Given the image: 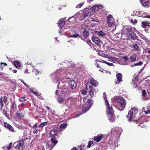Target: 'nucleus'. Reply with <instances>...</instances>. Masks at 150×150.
<instances>
[{
  "label": "nucleus",
  "mask_w": 150,
  "mask_h": 150,
  "mask_svg": "<svg viewBox=\"0 0 150 150\" xmlns=\"http://www.w3.org/2000/svg\"><path fill=\"white\" fill-rule=\"evenodd\" d=\"M126 30L127 35L129 39L133 40L137 39V37L135 33L132 31L131 28H128Z\"/></svg>",
  "instance_id": "nucleus-4"
},
{
  "label": "nucleus",
  "mask_w": 150,
  "mask_h": 150,
  "mask_svg": "<svg viewBox=\"0 0 150 150\" xmlns=\"http://www.w3.org/2000/svg\"><path fill=\"white\" fill-rule=\"evenodd\" d=\"M88 88L91 90V89H92V86H91L89 85L88 84H86V89L87 90H88Z\"/></svg>",
  "instance_id": "nucleus-46"
},
{
  "label": "nucleus",
  "mask_w": 150,
  "mask_h": 150,
  "mask_svg": "<svg viewBox=\"0 0 150 150\" xmlns=\"http://www.w3.org/2000/svg\"><path fill=\"white\" fill-rule=\"evenodd\" d=\"M4 114L8 119H10V118L9 115H7V113H4Z\"/></svg>",
  "instance_id": "nucleus-52"
},
{
  "label": "nucleus",
  "mask_w": 150,
  "mask_h": 150,
  "mask_svg": "<svg viewBox=\"0 0 150 150\" xmlns=\"http://www.w3.org/2000/svg\"><path fill=\"white\" fill-rule=\"evenodd\" d=\"M146 94V91L145 90H144L142 91V95L143 96H144Z\"/></svg>",
  "instance_id": "nucleus-50"
},
{
  "label": "nucleus",
  "mask_w": 150,
  "mask_h": 150,
  "mask_svg": "<svg viewBox=\"0 0 150 150\" xmlns=\"http://www.w3.org/2000/svg\"><path fill=\"white\" fill-rule=\"evenodd\" d=\"M55 137H52L51 139V142L52 143L53 145H54V146L58 142V141L55 139Z\"/></svg>",
  "instance_id": "nucleus-29"
},
{
  "label": "nucleus",
  "mask_w": 150,
  "mask_h": 150,
  "mask_svg": "<svg viewBox=\"0 0 150 150\" xmlns=\"http://www.w3.org/2000/svg\"><path fill=\"white\" fill-rule=\"evenodd\" d=\"M108 117L110 121H113L114 119V113H107Z\"/></svg>",
  "instance_id": "nucleus-23"
},
{
  "label": "nucleus",
  "mask_w": 150,
  "mask_h": 150,
  "mask_svg": "<svg viewBox=\"0 0 150 150\" xmlns=\"http://www.w3.org/2000/svg\"><path fill=\"white\" fill-rule=\"evenodd\" d=\"M85 147V145L83 144H82L80 146V150H84V148Z\"/></svg>",
  "instance_id": "nucleus-43"
},
{
  "label": "nucleus",
  "mask_w": 150,
  "mask_h": 150,
  "mask_svg": "<svg viewBox=\"0 0 150 150\" xmlns=\"http://www.w3.org/2000/svg\"><path fill=\"white\" fill-rule=\"evenodd\" d=\"M150 23H148L147 21H143L142 22V27L144 28H145L147 26H149Z\"/></svg>",
  "instance_id": "nucleus-25"
},
{
  "label": "nucleus",
  "mask_w": 150,
  "mask_h": 150,
  "mask_svg": "<svg viewBox=\"0 0 150 150\" xmlns=\"http://www.w3.org/2000/svg\"><path fill=\"white\" fill-rule=\"evenodd\" d=\"M24 85L27 88H29V85H27L26 83H23Z\"/></svg>",
  "instance_id": "nucleus-56"
},
{
  "label": "nucleus",
  "mask_w": 150,
  "mask_h": 150,
  "mask_svg": "<svg viewBox=\"0 0 150 150\" xmlns=\"http://www.w3.org/2000/svg\"><path fill=\"white\" fill-rule=\"evenodd\" d=\"M115 102L119 104L120 107L117 109L121 111L124 109L126 105V103L125 100L122 98L117 97L115 98Z\"/></svg>",
  "instance_id": "nucleus-2"
},
{
  "label": "nucleus",
  "mask_w": 150,
  "mask_h": 150,
  "mask_svg": "<svg viewBox=\"0 0 150 150\" xmlns=\"http://www.w3.org/2000/svg\"><path fill=\"white\" fill-rule=\"evenodd\" d=\"M143 112H149L150 113V109L148 110L147 111H143Z\"/></svg>",
  "instance_id": "nucleus-57"
},
{
  "label": "nucleus",
  "mask_w": 150,
  "mask_h": 150,
  "mask_svg": "<svg viewBox=\"0 0 150 150\" xmlns=\"http://www.w3.org/2000/svg\"><path fill=\"white\" fill-rule=\"evenodd\" d=\"M147 52L149 54H150V49H149V50L147 51Z\"/></svg>",
  "instance_id": "nucleus-64"
},
{
  "label": "nucleus",
  "mask_w": 150,
  "mask_h": 150,
  "mask_svg": "<svg viewBox=\"0 0 150 150\" xmlns=\"http://www.w3.org/2000/svg\"><path fill=\"white\" fill-rule=\"evenodd\" d=\"M139 111L138 109H137L136 107H134L133 108H132V109L129 111L128 112H137Z\"/></svg>",
  "instance_id": "nucleus-27"
},
{
  "label": "nucleus",
  "mask_w": 150,
  "mask_h": 150,
  "mask_svg": "<svg viewBox=\"0 0 150 150\" xmlns=\"http://www.w3.org/2000/svg\"><path fill=\"white\" fill-rule=\"evenodd\" d=\"M33 72L35 73V75H37L39 73V71L35 69H33L32 71Z\"/></svg>",
  "instance_id": "nucleus-44"
},
{
  "label": "nucleus",
  "mask_w": 150,
  "mask_h": 150,
  "mask_svg": "<svg viewBox=\"0 0 150 150\" xmlns=\"http://www.w3.org/2000/svg\"><path fill=\"white\" fill-rule=\"evenodd\" d=\"M84 4V3H80L77 5L76 6V8H79L82 7V6Z\"/></svg>",
  "instance_id": "nucleus-40"
},
{
  "label": "nucleus",
  "mask_w": 150,
  "mask_h": 150,
  "mask_svg": "<svg viewBox=\"0 0 150 150\" xmlns=\"http://www.w3.org/2000/svg\"><path fill=\"white\" fill-rule=\"evenodd\" d=\"M122 58L125 61H127L128 59V57L127 56H125Z\"/></svg>",
  "instance_id": "nucleus-49"
},
{
  "label": "nucleus",
  "mask_w": 150,
  "mask_h": 150,
  "mask_svg": "<svg viewBox=\"0 0 150 150\" xmlns=\"http://www.w3.org/2000/svg\"><path fill=\"white\" fill-rule=\"evenodd\" d=\"M30 90L32 92L37 96H40L41 95L40 93H38L37 92L35 91L34 89L33 88H30Z\"/></svg>",
  "instance_id": "nucleus-30"
},
{
  "label": "nucleus",
  "mask_w": 150,
  "mask_h": 150,
  "mask_svg": "<svg viewBox=\"0 0 150 150\" xmlns=\"http://www.w3.org/2000/svg\"><path fill=\"white\" fill-rule=\"evenodd\" d=\"M140 2L142 5L144 6H149L150 5L149 3H150V0H147L145 1V0H140Z\"/></svg>",
  "instance_id": "nucleus-15"
},
{
  "label": "nucleus",
  "mask_w": 150,
  "mask_h": 150,
  "mask_svg": "<svg viewBox=\"0 0 150 150\" xmlns=\"http://www.w3.org/2000/svg\"><path fill=\"white\" fill-rule=\"evenodd\" d=\"M71 150H79V149H77L76 147H74Z\"/></svg>",
  "instance_id": "nucleus-53"
},
{
  "label": "nucleus",
  "mask_w": 150,
  "mask_h": 150,
  "mask_svg": "<svg viewBox=\"0 0 150 150\" xmlns=\"http://www.w3.org/2000/svg\"><path fill=\"white\" fill-rule=\"evenodd\" d=\"M81 28L84 29V31L83 32V35L85 37H87L89 35L88 27L86 26L85 25H81Z\"/></svg>",
  "instance_id": "nucleus-11"
},
{
  "label": "nucleus",
  "mask_w": 150,
  "mask_h": 150,
  "mask_svg": "<svg viewBox=\"0 0 150 150\" xmlns=\"http://www.w3.org/2000/svg\"><path fill=\"white\" fill-rule=\"evenodd\" d=\"M37 126L36 124H35L33 126V128L35 129L37 128Z\"/></svg>",
  "instance_id": "nucleus-55"
},
{
  "label": "nucleus",
  "mask_w": 150,
  "mask_h": 150,
  "mask_svg": "<svg viewBox=\"0 0 150 150\" xmlns=\"http://www.w3.org/2000/svg\"><path fill=\"white\" fill-rule=\"evenodd\" d=\"M2 64H3L4 66H6L7 65V64L6 63L3 62L1 63H0V69H3V67L2 65Z\"/></svg>",
  "instance_id": "nucleus-42"
},
{
  "label": "nucleus",
  "mask_w": 150,
  "mask_h": 150,
  "mask_svg": "<svg viewBox=\"0 0 150 150\" xmlns=\"http://www.w3.org/2000/svg\"><path fill=\"white\" fill-rule=\"evenodd\" d=\"M145 17L147 18H149L150 19V15L146 16Z\"/></svg>",
  "instance_id": "nucleus-63"
},
{
  "label": "nucleus",
  "mask_w": 150,
  "mask_h": 150,
  "mask_svg": "<svg viewBox=\"0 0 150 150\" xmlns=\"http://www.w3.org/2000/svg\"><path fill=\"white\" fill-rule=\"evenodd\" d=\"M82 93L83 95H85L86 93V91L85 90H83L82 91Z\"/></svg>",
  "instance_id": "nucleus-51"
},
{
  "label": "nucleus",
  "mask_w": 150,
  "mask_h": 150,
  "mask_svg": "<svg viewBox=\"0 0 150 150\" xmlns=\"http://www.w3.org/2000/svg\"><path fill=\"white\" fill-rule=\"evenodd\" d=\"M109 59V61H111L113 62H115L118 61V59L112 57H109L108 58Z\"/></svg>",
  "instance_id": "nucleus-24"
},
{
  "label": "nucleus",
  "mask_w": 150,
  "mask_h": 150,
  "mask_svg": "<svg viewBox=\"0 0 150 150\" xmlns=\"http://www.w3.org/2000/svg\"><path fill=\"white\" fill-rule=\"evenodd\" d=\"M8 101V98L6 96H4L2 98L0 99V102L1 104V106L2 107V106L4 105V103L6 104Z\"/></svg>",
  "instance_id": "nucleus-14"
},
{
  "label": "nucleus",
  "mask_w": 150,
  "mask_h": 150,
  "mask_svg": "<svg viewBox=\"0 0 150 150\" xmlns=\"http://www.w3.org/2000/svg\"><path fill=\"white\" fill-rule=\"evenodd\" d=\"M13 65L16 68H18L21 66V64L20 62L18 61H16L14 62Z\"/></svg>",
  "instance_id": "nucleus-26"
},
{
  "label": "nucleus",
  "mask_w": 150,
  "mask_h": 150,
  "mask_svg": "<svg viewBox=\"0 0 150 150\" xmlns=\"http://www.w3.org/2000/svg\"><path fill=\"white\" fill-rule=\"evenodd\" d=\"M88 10L86 12H86L85 13H84V14L83 15V16L84 18H85L87 16H89L91 14H92L91 13H88Z\"/></svg>",
  "instance_id": "nucleus-32"
},
{
  "label": "nucleus",
  "mask_w": 150,
  "mask_h": 150,
  "mask_svg": "<svg viewBox=\"0 0 150 150\" xmlns=\"http://www.w3.org/2000/svg\"><path fill=\"white\" fill-rule=\"evenodd\" d=\"M64 99L62 98L59 97L58 99V101L59 103H62L64 101Z\"/></svg>",
  "instance_id": "nucleus-37"
},
{
  "label": "nucleus",
  "mask_w": 150,
  "mask_h": 150,
  "mask_svg": "<svg viewBox=\"0 0 150 150\" xmlns=\"http://www.w3.org/2000/svg\"><path fill=\"white\" fill-rule=\"evenodd\" d=\"M7 146H4L3 147V149H7Z\"/></svg>",
  "instance_id": "nucleus-60"
},
{
  "label": "nucleus",
  "mask_w": 150,
  "mask_h": 150,
  "mask_svg": "<svg viewBox=\"0 0 150 150\" xmlns=\"http://www.w3.org/2000/svg\"><path fill=\"white\" fill-rule=\"evenodd\" d=\"M12 143H10L9 144V146H7V149L8 150H10L11 148L12 145Z\"/></svg>",
  "instance_id": "nucleus-47"
},
{
  "label": "nucleus",
  "mask_w": 150,
  "mask_h": 150,
  "mask_svg": "<svg viewBox=\"0 0 150 150\" xmlns=\"http://www.w3.org/2000/svg\"><path fill=\"white\" fill-rule=\"evenodd\" d=\"M103 8L102 5H96L88 10L87 13H91L92 14L95 11H97L99 9Z\"/></svg>",
  "instance_id": "nucleus-8"
},
{
  "label": "nucleus",
  "mask_w": 150,
  "mask_h": 150,
  "mask_svg": "<svg viewBox=\"0 0 150 150\" xmlns=\"http://www.w3.org/2000/svg\"><path fill=\"white\" fill-rule=\"evenodd\" d=\"M116 78L117 81L115 82V84H119L122 81V75L121 73H118L116 74Z\"/></svg>",
  "instance_id": "nucleus-12"
},
{
  "label": "nucleus",
  "mask_w": 150,
  "mask_h": 150,
  "mask_svg": "<svg viewBox=\"0 0 150 150\" xmlns=\"http://www.w3.org/2000/svg\"><path fill=\"white\" fill-rule=\"evenodd\" d=\"M143 64L142 62L140 61L134 64V66H141Z\"/></svg>",
  "instance_id": "nucleus-36"
},
{
  "label": "nucleus",
  "mask_w": 150,
  "mask_h": 150,
  "mask_svg": "<svg viewBox=\"0 0 150 150\" xmlns=\"http://www.w3.org/2000/svg\"><path fill=\"white\" fill-rule=\"evenodd\" d=\"M95 65L98 68H100V67L99 65V64L97 63H96Z\"/></svg>",
  "instance_id": "nucleus-54"
},
{
  "label": "nucleus",
  "mask_w": 150,
  "mask_h": 150,
  "mask_svg": "<svg viewBox=\"0 0 150 150\" xmlns=\"http://www.w3.org/2000/svg\"><path fill=\"white\" fill-rule=\"evenodd\" d=\"M71 18H73L74 20H75V18L74 17V16H73V17H69V18L68 20V21L69 22H71V21H70V20L71 19Z\"/></svg>",
  "instance_id": "nucleus-48"
},
{
  "label": "nucleus",
  "mask_w": 150,
  "mask_h": 150,
  "mask_svg": "<svg viewBox=\"0 0 150 150\" xmlns=\"http://www.w3.org/2000/svg\"><path fill=\"white\" fill-rule=\"evenodd\" d=\"M103 95L104 99L105 102V103L106 105L107 111V112H113L114 110L112 109V107L110 106L108 101L106 98V95H105V93H103Z\"/></svg>",
  "instance_id": "nucleus-6"
},
{
  "label": "nucleus",
  "mask_w": 150,
  "mask_h": 150,
  "mask_svg": "<svg viewBox=\"0 0 150 150\" xmlns=\"http://www.w3.org/2000/svg\"><path fill=\"white\" fill-rule=\"evenodd\" d=\"M93 101L90 99H89L87 102L82 106L83 112H85L88 111L93 104Z\"/></svg>",
  "instance_id": "nucleus-3"
},
{
  "label": "nucleus",
  "mask_w": 150,
  "mask_h": 150,
  "mask_svg": "<svg viewBox=\"0 0 150 150\" xmlns=\"http://www.w3.org/2000/svg\"><path fill=\"white\" fill-rule=\"evenodd\" d=\"M98 35L100 36L103 37L104 36L105 34L103 33L102 31H99L98 32Z\"/></svg>",
  "instance_id": "nucleus-33"
},
{
  "label": "nucleus",
  "mask_w": 150,
  "mask_h": 150,
  "mask_svg": "<svg viewBox=\"0 0 150 150\" xmlns=\"http://www.w3.org/2000/svg\"><path fill=\"white\" fill-rule=\"evenodd\" d=\"M93 144V141H90L88 143V144L87 146V147L88 148H90L91 146V145Z\"/></svg>",
  "instance_id": "nucleus-39"
},
{
  "label": "nucleus",
  "mask_w": 150,
  "mask_h": 150,
  "mask_svg": "<svg viewBox=\"0 0 150 150\" xmlns=\"http://www.w3.org/2000/svg\"><path fill=\"white\" fill-rule=\"evenodd\" d=\"M25 140V139L20 138V140L14 143L13 146L16 149H19L21 147L23 148V146H24V142Z\"/></svg>",
  "instance_id": "nucleus-5"
},
{
  "label": "nucleus",
  "mask_w": 150,
  "mask_h": 150,
  "mask_svg": "<svg viewBox=\"0 0 150 150\" xmlns=\"http://www.w3.org/2000/svg\"><path fill=\"white\" fill-rule=\"evenodd\" d=\"M138 55L136 54H133L130 56V59L131 61L132 62H134L136 59V58L137 57Z\"/></svg>",
  "instance_id": "nucleus-22"
},
{
  "label": "nucleus",
  "mask_w": 150,
  "mask_h": 150,
  "mask_svg": "<svg viewBox=\"0 0 150 150\" xmlns=\"http://www.w3.org/2000/svg\"><path fill=\"white\" fill-rule=\"evenodd\" d=\"M57 80H61L58 83V87L60 88H62L64 90L62 91V93L63 94L64 92L67 93L68 91L67 89L68 85H69L71 86V88L74 89L76 88V81L73 80H71L68 75H66L65 74H61L57 75Z\"/></svg>",
  "instance_id": "nucleus-1"
},
{
  "label": "nucleus",
  "mask_w": 150,
  "mask_h": 150,
  "mask_svg": "<svg viewBox=\"0 0 150 150\" xmlns=\"http://www.w3.org/2000/svg\"><path fill=\"white\" fill-rule=\"evenodd\" d=\"M137 86V85L136 84H134L133 85V87L134 88H136Z\"/></svg>",
  "instance_id": "nucleus-61"
},
{
  "label": "nucleus",
  "mask_w": 150,
  "mask_h": 150,
  "mask_svg": "<svg viewBox=\"0 0 150 150\" xmlns=\"http://www.w3.org/2000/svg\"><path fill=\"white\" fill-rule=\"evenodd\" d=\"M91 84L93 86L95 87L97 86L98 84V82L94 79L93 78L91 79L90 80Z\"/></svg>",
  "instance_id": "nucleus-20"
},
{
  "label": "nucleus",
  "mask_w": 150,
  "mask_h": 150,
  "mask_svg": "<svg viewBox=\"0 0 150 150\" xmlns=\"http://www.w3.org/2000/svg\"><path fill=\"white\" fill-rule=\"evenodd\" d=\"M57 131L55 129H52L50 133V136L52 137H55L57 135Z\"/></svg>",
  "instance_id": "nucleus-21"
},
{
  "label": "nucleus",
  "mask_w": 150,
  "mask_h": 150,
  "mask_svg": "<svg viewBox=\"0 0 150 150\" xmlns=\"http://www.w3.org/2000/svg\"><path fill=\"white\" fill-rule=\"evenodd\" d=\"M90 94L91 95V97L94 96L96 94V91L94 89L90 90L89 91Z\"/></svg>",
  "instance_id": "nucleus-28"
},
{
  "label": "nucleus",
  "mask_w": 150,
  "mask_h": 150,
  "mask_svg": "<svg viewBox=\"0 0 150 150\" xmlns=\"http://www.w3.org/2000/svg\"><path fill=\"white\" fill-rule=\"evenodd\" d=\"M133 113H128V114L127 116V117L129 122H131L133 120L135 121L137 120L135 119V116Z\"/></svg>",
  "instance_id": "nucleus-10"
},
{
  "label": "nucleus",
  "mask_w": 150,
  "mask_h": 150,
  "mask_svg": "<svg viewBox=\"0 0 150 150\" xmlns=\"http://www.w3.org/2000/svg\"><path fill=\"white\" fill-rule=\"evenodd\" d=\"M65 24V21L63 18L60 19L58 22V26L59 28H62L64 26Z\"/></svg>",
  "instance_id": "nucleus-18"
},
{
  "label": "nucleus",
  "mask_w": 150,
  "mask_h": 150,
  "mask_svg": "<svg viewBox=\"0 0 150 150\" xmlns=\"http://www.w3.org/2000/svg\"><path fill=\"white\" fill-rule=\"evenodd\" d=\"M38 130H35L34 131H33V133L34 134H37L38 133Z\"/></svg>",
  "instance_id": "nucleus-58"
},
{
  "label": "nucleus",
  "mask_w": 150,
  "mask_h": 150,
  "mask_svg": "<svg viewBox=\"0 0 150 150\" xmlns=\"http://www.w3.org/2000/svg\"><path fill=\"white\" fill-rule=\"evenodd\" d=\"M70 64H72V62H68L67 63V65H69Z\"/></svg>",
  "instance_id": "nucleus-59"
},
{
  "label": "nucleus",
  "mask_w": 150,
  "mask_h": 150,
  "mask_svg": "<svg viewBox=\"0 0 150 150\" xmlns=\"http://www.w3.org/2000/svg\"><path fill=\"white\" fill-rule=\"evenodd\" d=\"M47 122H43L42 123L39 125V127H44V126L46 125L47 124Z\"/></svg>",
  "instance_id": "nucleus-38"
},
{
  "label": "nucleus",
  "mask_w": 150,
  "mask_h": 150,
  "mask_svg": "<svg viewBox=\"0 0 150 150\" xmlns=\"http://www.w3.org/2000/svg\"><path fill=\"white\" fill-rule=\"evenodd\" d=\"M23 116L22 113H16L14 116V118L17 120L21 119Z\"/></svg>",
  "instance_id": "nucleus-17"
},
{
  "label": "nucleus",
  "mask_w": 150,
  "mask_h": 150,
  "mask_svg": "<svg viewBox=\"0 0 150 150\" xmlns=\"http://www.w3.org/2000/svg\"><path fill=\"white\" fill-rule=\"evenodd\" d=\"M133 48L136 51H140V49L137 44H135L134 45Z\"/></svg>",
  "instance_id": "nucleus-31"
},
{
  "label": "nucleus",
  "mask_w": 150,
  "mask_h": 150,
  "mask_svg": "<svg viewBox=\"0 0 150 150\" xmlns=\"http://www.w3.org/2000/svg\"><path fill=\"white\" fill-rule=\"evenodd\" d=\"M13 71L14 73H16L17 72V71L16 69H14L13 70Z\"/></svg>",
  "instance_id": "nucleus-62"
},
{
  "label": "nucleus",
  "mask_w": 150,
  "mask_h": 150,
  "mask_svg": "<svg viewBox=\"0 0 150 150\" xmlns=\"http://www.w3.org/2000/svg\"><path fill=\"white\" fill-rule=\"evenodd\" d=\"M4 127L8 129L10 131L14 132V130L13 127L10 124H8L6 122H4Z\"/></svg>",
  "instance_id": "nucleus-16"
},
{
  "label": "nucleus",
  "mask_w": 150,
  "mask_h": 150,
  "mask_svg": "<svg viewBox=\"0 0 150 150\" xmlns=\"http://www.w3.org/2000/svg\"><path fill=\"white\" fill-rule=\"evenodd\" d=\"M102 62L106 64H107L109 66H113V64L112 63H109L108 62H107V61H105L103 60V61Z\"/></svg>",
  "instance_id": "nucleus-34"
},
{
  "label": "nucleus",
  "mask_w": 150,
  "mask_h": 150,
  "mask_svg": "<svg viewBox=\"0 0 150 150\" xmlns=\"http://www.w3.org/2000/svg\"><path fill=\"white\" fill-rule=\"evenodd\" d=\"M107 22L109 27H114V21L112 16L111 15H109L107 17Z\"/></svg>",
  "instance_id": "nucleus-7"
},
{
  "label": "nucleus",
  "mask_w": 150,
  "mask_h": 150,
  "mask_svg": "<svg viewBox=\"0 0 150 150\" xmlns=\"http://www.w3.org/2000/svg\"><path fill=\"white\" fill-rule=\"evenodd\" d=\"M104 136L103 134H99L97 136H94L93 140L97 142H99L103 139Z\"/></svg>",
  "instance_id": "nucleus-13"
},
{
  "label": "nucleus",
  "mask_w": 150,
  "mask_h": 150,
  "mask_svg": "<svg viewBox=\"0 0 150 150\" xmlns=\"http://www.w3.org/2000/svg\"><path fill=\"white\" fill-rule=\"evenodd\" d=\"M93 41L97 45H98L100 42V40L97 37L95 36H93L92 38Z\"/></svg>",
  "instance_id": "nucleus-19"
},
{
  "label": "nucleus",
  "mask_w": 150,
  "mask_h": 150,
  "mask_svg": "<svg viewBox=\"0 0 150 150\" xmlns=\"http://www.w3.org/2000/svg\"><path fill=\"white\" fill-rule=\"evenodd\" d=\"M54 147L51 142H48L46 143L45 146H42L43 150H52Z\"/></svg>",
  "instance_id": "nucleus-9"
},
{
  "label": "nucleus",
  "mask_w": 150,
  "mask_h": 150,
  "mask_svg": "<svg viewBox=\"0 0 150 150\" xmlns=\"http://www.w3.org/2000/svg\"><path fill=\"white\" fill-rule=\"evenodd\" d=\"M79 36V35L78 34H75L74 35H69V37L72 38H76Z\"/></svg>",
  "instance_id": "nucleus-41"
},
{
  "label": "nucleus",
  "mask_w": 150,
  "mask_h": 150,
  "mask_svg": "<svg viewBox=\"0 0 150 150\" xmlns=\"http://www.w3.org/2000/svg\"><path fill=\"white\" fill-rule=\"evenodd\" d=\"M83 40L85 42H86V43L89 45H90L91 41L90 40H87L86 39H84Z\"/></svg>",
  "instance_id": "nucleus-45"
},
{
  "label": "nucleus",
  "mask_w": 150,
  "mask_h": 150,
  "mask_svg": "<svg viewBox=\"0 0 150 150\" xmlns=\"http://www.w3.org/2000/svg\"><path fill=\"white\" fill-rule=\"evenodd\" d=\"M67 124L66 123H64L60 125V127L61 128H64L67 127Z\"/></svg>",
  "instance_id": "nucleus-35"
}]
</instances>
